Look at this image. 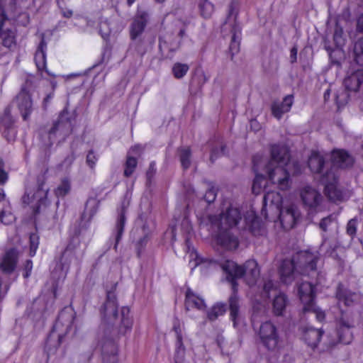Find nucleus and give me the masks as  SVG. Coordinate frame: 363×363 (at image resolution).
Here are the masks:
<instances>
[{
	"label": "nucleus",
	"mask_w": 363,
	"mask_h": 363,
	"mask_svg": "<svg viewBox=\"0 0 363 363\" xmlns=\"http://www.w3.org/2000/svg\"><path fill=\"white\" fill-rule=\"evenodd\" d=\"M102 323L104 342L101 345V353L104 363H118L117 346L115 337L125 335L130 330L133 320L130 316L128 307H122L120 315L118 314V302L114 290L108 291L106 298L100 309Z\"/></svg>",
	"instance_id": "1"
},
{
	"label": "nucleus",
	"mask_w": 363,
	"mask_h": 363,
	"mask_svg": "<svg viewBox=\"0 0 363 363\" xmlns=\"http://www.w3.org/2000/svg\"><path fill=\"white\" fill-rule=\"evenodd\" d=\"M289 151L285 145H272L270 148V159L264 160L258 154L252 158L253 170L255 177L252 184V191L259 194L262 183L269 179L277 184L281 190L290 187L291 179L289 172L290 164Z\"/></svg>",
	"instance_id": "2"
},
{
	"label": "nucleus",
	"mask_w": 363,
	"mask_h": 363,
	"mask_svg": "<svg viewBox=\"0 0 363 363\" xmlns=\"http://www.w3.org/2000/svg\"><path fill=\"white\" fill-rule=\"evenodd\" d=\"M197 265L201 271L206 268L220 269L225 274L227 280L231 283L237 284L238 279L244 277L245 281L249 286L256 284L259 277V269L255 260H247L243 266H239L231 260H226L223 263H218L215 260H206L199 263Z\"/></svg>",
	"instance_id": "3"
},
{
	"label": "nucleus",
	"mask_w": 363,
	"mask_h": 363,
	"mask_svg": "<svg viewBox=\"0 0 363 363\" xmlns=\"http://www.w3.org/2000/svg\"><path fill=\"white\" fill-rule=\"evenodd\" d=\"M318 257L308 252H299L291 258L282 260L279 274L281 281L286 284H291L297 274H315Z\"/></svg>",
	"instance_id": "4"
},
{
	"label": "nucleus",
	"mask_w": 363,
	"mask_h": 363,
	"mask_svg": "<svg viewBox=\"0 0 363 363\" xmlns=\"http://www.w3.org/2000/svg\"><path fill=\"white\" fill-rule=\"evenodd\" d=\"M72 131V121L66 109L63 110L50 128L42 127L39 130V138L45 148L46 156L50 155V148L57 138L65 140Z\"/></svg>",
	"instance_id": "5"
},
{
	"label": "nucleus",
	"mask_w": 363,
	"mask_h": 363,
	"mask_svg": "<svg viewBox=\"0 0 363 363\" xmlns=\"http://www.w3.org/2000/svg\"><path fill=\"white\" fill-rule=\"evenodd\" d=\"M257 335L260 344L269 351L277 350L281 342L277 327L270 320L260 325Z\"/></svg>",
	"instance_id": "6"
},
{
	"label": "nucleus",
	"mask_w": 363,
	"mask_h": 363,
	"mask_svg": "<svg viewBox=\"0 0 363 363\" xmlns=\"http://www.w3.org/2000/svg\"><path fill=\"white\" fill-rule=\"evenodd\" d=\"M43 183L38 184L35 189L26 191L22 197L23 203L31 205L34 215H37L40 211L42 206L48 205V190L43 186Z\"/></svg>",
	"instance_id": "7"
},
{
	"label": "nucleus",
	"mask_w": 363,
	"mask_h": 363,
	"mask_svg": "<svg viewBox=\"0 0 363 363\" xmlns=\"http://www.w3.org/2000/svg\"><path fill=\"white\" fill-rule=\"evenodd\" d=\"M73 315L72 313L67 312V308H64L59 314L58 318L56 320L55 324L53 326V328L50 333V334L48 335V339L45 342V350L48 353L52 352V350H55V349L60 345L62 335H57V340H55L54 342V350L51 348L52 346V338L55 336V329L60 325L65 324L67 328L70 327L72 325V323L73 321Z\"/></svg>",
	"instance_id": "8"
},
{
	"label": "nucleus",
	"mask_w": 363,
	"mask_h": 363,
	"mask_svg": "<svg viewBox=\"0 0 363 363\" xmlns=\"http://www.w3.org/2000/svg\"><path fill=\"white\" fill-rule=\"evenodd\" d=\"M30 84L26 82L16 97L18 108L24 121L28 120L33 111V101L30 93Z\"/></svg>",
	"instance_id": "9"
},
{
	"label": "nucleus",
	"mask_w": 363,
	"mask_h": 363,
	"mask_svg": "<svg viewBox=\"0 0 363 363\" xmlns=\"http://www.w3.org/2000/svg\"><path fill=\"white\" fill-rule=\"evenodd\" d=\"M275 215L279 216L282 227L286 230L293 228L300 216L297 207L294 204L284 206Z\"/></svg>",
	"instance_id": "10"
},
{
	"label": "nucleus",
	"mask_w": 363,
	"mask_h": 363,
	"mask_svg": "<svg viewBox=\"0 0 363 363\" xmlns=\"http://www.w3.org/2000/svg\"><path fill=\"white\" fill-rule=\"evenodd\" d=\"M282 196L277 191H269L263 197V207L262 214L267 218V211L276 214L284 206H282Z\"/></svg>",
	"instance_id": "11"
},
{
	"label": "nucleus",
	"mask_w": 363,
	"mask_h": 363,
	"mask_svg": "<svg viewBox=\"0 0 363 363\" xmlns=\"http://www.w3.org/2000/svg\"><path fill=\"white\" fill-rule=\"evenodd\" d=\"M331 167L337 169H350L354 163V158L347 150L343 149L334 150L331 152Z\"/></svg>",
	"instance_id": "12"
},
{
	"label": "nucleus",
	"mask_w": 363,
	"mask_h": 363,
	"mask_svg": "<svg viewBox=\"0 0 363 363\" xmlns=\"http://www.w3.org/2000/svg\"><path fill=\"white\" fill-rule=\"evenodd\" d=\"M148 20V13L145 10H138L129 27L130 38L143 37V33Z\"/></svg>",
	"instance_id": "13"
},
{
	"label": "nucleus",
	"mask_w": 363,
	"mask_h": 363,
	"mask_svg": "<svg viewBox=\"0 0 363 363\" xmlns=\"http://www.w3.org/2000/svg\"><path fill=\"white\" fill-rule=\"evenodd\" d=\"M242 213L239 208L230 206L220 214L221 228H233L242 220Z\"/></svg>",
	"instance_id": "14"
},
{
	"label": "nucleus",
	"mask_w": 363,
	"mask_h": 363,
	"mask_svg": "<svg viewBox=\"0 0 363 363\" xmlns=\"http://www.w3.org/2000/svg\"><path fill=\"white\" fill-rule=\"evenodd\" d=\"M238 284L232 285L233 293L228 298V308L230 320L233 323L234 328H237L241 320L240 303L237 294Z\"/></svg>",
	"instance_id": "15"
},
{
	"label": "nucleus",
	"mask_w": 363,
	"mask_h": 363,
	"mask_svg": "<svg viewBox=\"0 0 363 363\" xmlns=\"http://www.w3.org/2000/svg\"><path fill=\"white\" fill-rule=\"evenodd\" d=\"M337 176L335 172H328L323 177V183L325 184V191L329 199L338 201L342 198L341 192L336 189Z\"/></svg>",
	"instance_id": "16"
},
{
	"label": "nucleus",
	"mask_w": 363,
	"mask_h": 363,
	"mask_svg": "<svg viewBox=\"0 0 363 363\" xmlns=\"http://www.w3.org/2000/svg\"><path fill=\"white\" fill-rule=\"evenodd\" d=\"M78 242L72 240L62 253L60 259L59 268L61 270L62 277H65L69 269L70 263L75 255V250Z\"/></svg>",
	"instance_id": "17"
},
{
	"label": "nucleus",
	"mask_w": 363,
	"mask_h": 363,
	"mask_svg": "<svg viewBox=\"0 0 363 363\" xmlns=\"http://www.w3.org/2000/svg\"><path fill=\"white\" fill-rule=\"evenodd\" d=\"M298 294L301 303L303 305V310L310 309L311 304L314 303L315 288L308 281H303L298 286Z\"/></svg>",
	"instance_id": "18"
},
{
	"label": "nucleus",
	"mask_w": 363,
	"mask_h": 363,
	"mask_svg": "<svg viewBox=\"0 0 363 363\" xmlns=\"http://www.w3.org/2000/svg\"><path fill=\"white\" fill-rule=\"evenodd\" d=\"M128 206V202H126L125 201H123L121 203V208L118 211V216L116 221V225L113 230V235L115 237V244H114V249H117V246L121 241V239L122 238L123 231H124V227L126 222V217H125V209Z\"/></svg>",
	"instance_id": "19"
},
{
	"label": "nucleus",
	"mask_w": 363,
	"mask_h": 363,
	"mask_svg": "<svg viewBox=\"0 0 363 363\" xmlns=\"http://www.w3.org/2000/svg\"><path fill=\"white\" fill-rule=\"evenodd\" d=\"M18 259V252L15 248H11L4 255L0 263V269L5 274H11L16 269Z\"/></svg>",
	"instance_id": "20"
},
{
	"label": "nucleus",
	"mask_w": 363,
	"mask_h": 363,
	"mask_svg": "<svg viewBox=\"0 0 363 363\" xmlns=\"http://www.w3.org/2000/svg\"><path fill=\"white\" fill-rule=\"evenodd\" d=\"M308 165L312 172L321 174V182H323V177L328 172H334L332 168L325 171V159L323 156L318 152H313L311 153L308 161Z\"/></svg>",
	"instance_id": "21"
},
{
	"label": "nucleus",
	"mask_w": 363,
	"mask_h": 363,
	"mask_svg": "<svg viewBox=\"0 0 363 363\" xmlns=\"http://www.w3.org/2000/svg\"><path fill=\"white\" fill-rule=\"evenodd\" d=\"M301 197L304 205L310 208H316L322 201L321 194L311 186H306L301 190Z\"/></svg>",
	"instance_id": "22"
},
{
	"label": "nucleus",
	"mask_w": 363,
	"mask_h": 363,
	"mask_svg": "<svg viewBox=\"0 0 363 363\" xmlns=\"http://www.w3.org/2000/svg\"><path fill=\"white\" fill-rule=\"evenodd\" d=\"M173 330L174 331L176 335L175 362L176 363H180L182 361L185 353V347L182 340V332L180 322L177 318H174V320Z\"/></svg>",
	"instance_id": "23"
},
{
	"label": "nucleus",
	"mask_w": 363,
	"mask_h": 363,
	"mask_svg": "<svg viewBox=\"0 0 363 363\" xmlns=\"http://www.w3.org/2000/svg\"><path fill=\"white\" fill-rule=\"evenodd\" d=\"M294 104V96L291 94L286 96L282 102L274 101L271 106L272 115L277 119H280L283 114L290 111Z\"/></svg>",
	"instance_id": "24"
},
{
	"label": "nucleus",
	"mask_w": 363,
	"mask_h": 363,
	"mask_svg": "<svg viewBox=\"0 0 363 363\" xmlns=\"http://www.w3.org/2000/svg\"><path fill=\"white\" fill-rule=\"evenodd\" d=\"M363 82V69H357L348 74L344 79V85L348 91H357Z\"/></svg>",
	"instance_id": "25"
},
{
	"label": "nucleus",
	"mask_w": 363,
	"mask_h": 363,
	"mask_svg": "<svg viewBox=\"0 0 363 363\" xmlns=\"http://www.w3.org/2000/svg\"><path fill=\"white\" fill-rule=\"evenodd\" d=\"M222 229L217 238L218 243L227 250H235L239 245L238 238L233 235L228 228Z\"/></svg>",
	"instance_id": "26"
},
{
	"label": "nucleus",
	"mask_w": 363,
	"mask_h": 363,
	"mask_svg": "<svg viewBox=\"0 0 363 363\" xmlns=\"http://www.w3.org/2000/svg\"><path fill=\"white\" fill-rule=\"evenodd\" d=\"M336 298L339 303H343L346 306H351L357 300L358 295L339 284L336 290Z\"/></svg>",
	"instance_id": "27"
},
{
	"label": "nucleus",
	"mask_w": 363,
	"mask_h": 363,
	"mask_svg": "<svg viewBox=\"0 0 363 363\" xmlns=\"http://www.w3.org/2000/svg\"><path fill=\"white\" fill-rule=\"evenodd\" d=\"M185 307L187 311L196 308L199 311L206 308L204 300L197 296L191 289H188L186 291Z\"/></svg>",
	"instance_id": "28"
},
{
	"label": "nucleus",
	"mask_w": 363,
	"mask_h": 363,
	"mask_svg": "<svg viewBox=\"0 0 363 363\" xmlns=\"http://www.w3.org/2000/svg\"><path fill=\"white\" fill-rule=\"evenodd\" d=\"M128 52L143 57L147 51L148 44L145 37L130 38Z\"/></svg>",
	"instance_id": "29"
},
{
	"label": "nucleus",
	"mask_w": 363,
	"mask_h": 363,
	"mask_svg": "<svg viewBox=\"0 0 363 363\" xmlns=\"http://www.w3.org/2000/svg\"><path fill=\"white\" fill-rule=\"evenodd\" d=\"M323 333L320 329L308 328L304 331L303 338L309 347L314 349L318 346Z\"/></svg>",
	"instance_id": "30"
},
{
	"label": "nucleus",
	"mask_w": 363,
	"mask_h": 363,
	"mask_svg": "<svg viewBox=\"0 0 363 363\" xmlns=\"http://www.w3.org/2000/svg\"><path fill=\"white\" fill-rule=\"evenodd\" d=\"M289 300L283 293H279L272 301V313L276 316H282L286 311Z\"/></svg>",
	"instance_id": "31"
},
{
	"label": "nucleus",
	"mask_w": 363,
	"mask_h": 363,
	"mask_svg": "<svg viewBox=\"0 0 363 363\" xmlns=\"http://www.w3.org/2000/svg\"><path fill=\"white\" fill-rule=\"evenodd\" d=\"M232 39L229 46V50L231 53V60L233 56L238 52L240 50V40L241 35V26L240 23H232Z\"/></svg>",
	"instance_id": "32"
},
{
	"label": "nucleus",
	"mask_w": 363,
	"mask_h": 363,
	"mask_svg": "<svg viewBox=\"0 0 363 363\" xmlns=\"http://www.w3.org/2000/svg\"><path fill=\"white\" fill-rule=\"evenodd\" d=\"M242 0H231L228 9L225 23H239L238 18Z\"/></svg>",
	"instance_id": "33"
},
{
	"label": "nucleus",
	"mask_w": 363,
	"mask_h": 363,
	"mask_svg": "<svg viewBox=\"0 0 363 363\" xmlns=\"http://www.w3.org/2000/svg\"><path fill=\"white\" fill-rule=\"evenodd\" d=\"M98 201L94 199H89L85 204V208L82 214L81 219L82 221H89L97 211Z\"/></svg>",
	"instance_id": "34"
},
{
	"label": "nucleus",
	"mask_w": 363,
	"mask_h": 363,
	"mask_svg": "<svg viewBox=\"0 0 363 363\" xmlns=\"http://www.w3.org/2000/svg\"><path fill=\"white\" fill-rule=\"evenodd\" d=\"M179 161L184 169H187L191 165V151L189 147H181L178 148Z\"/></svg>",
	"instance_id": "35"
},
{
	"label": "nucleus",
	"mask_w": 363,
	"mask_h": 363,
	"mask_svg": "<svg viewBox=\"0 0 363 363\" xmlns=\"http://www.w3.org/2000/svg\"><path fill=\"white\" fill-rule=\"evenodd\" d=\"M226 311V306L224 303L214 305L207 313L208 319L214 321L219 316L223 315Z\"/></svg>",
	"instance_id": "36"
},
{
	"label": "nucleus",
	"mask_w": 363,
	"mask_h": 363,
	"mask_svg": "<svg viewBox=\"0 0 363 363\" xmlns=\"http://www.w3.org/2000/svg\"><path fill=\"white\" fill-rule=\"evenodd\" d=\"M0 37L2 38V44L4 47L11 49L16 46L15 33L11 30L1 31Z\"/></svg>",
	"instance_id": "37"
},
{
	"label": "nucleus",
	"mask_w": 363,
	"mask_h": 363,
	"mask_svg": "<svg viewBox=\"0 0 363 363\" xmlns=\"http://www.w3.org/2000/svg\"><path fill=\"white\" fill-rule=\"evenodd\" d=\"M354 327V320L351 313L347 311H341L340 317L338 320L337 328H352Z\"/></svg>",
	"instance_id": "38"
},
{
	"label": "nucleus",
	"mask_w": 363,
	"mask_h": 363,
	"mask_svg": "<svg viewBox=\"0 0 363 363\" xmlns=\"http://www.w3.org/2000/svg\"><path fill=\"white\" fill-rule=\"evenodd\" d=\"M226 145L222 142H218L215 147H213L211 152L210 161L213 163L218 157L225 155L226 152Z\"/></svg>",
	"instance_id": "39"
},
{
	"label": "nucleus",
	"mask_w": 363,
	"mask_h": 363,
	"mask_svg": "<svg viewBox=\"0 0 363 363\" xmlns=\"http://www.w3.org/2000/svg\"><path fill=\"white\" fill-rule=\"evenodd\" d=\"M354 57L357 64L363 66V38L354 43Z\"/></svg>",
	"instance_id": "40"
},
{
	"label": "nucleus",
	"mask_w": 363,
	"mask_h": 363,
	"mask_svg": "<svg viewBox=\"0 0 363 363\" xmlns=\"http://www.w3.org/2000/svg\"><path fill=\"white\" fill-rule=\"evenodd\" d=\"M199 6L201 16L205 18H210L213 13V5L207 0H201Z\"/></svg>",
	"instance_id": "41"
},
{
	"label": "nucleus",
	"mask_w": 363,
	"mask_h": 363,
	"mask_svg": "<svg viewBox=\"0 0 363 363\" xmlns=\"http://www.w3.org/2000/svg\"><path fill=\"white\" fill-rule=\"evenodd\" d=\"M352 328H337L339 342L345 345L350 344L352 340Z\"/></svg>",
	"instance_id": "42"
},
{
	"label": "nucleus",
	"mask_w": 363,
	"mask_h": 363,
	"mask_svg": "<svg viewBox=\"0 0 363 363\" xmlns=\"http://www.w3.org/2000/svg\"><path fill=\"white\" fill-rule=\"evenodd\" d=\"M71 190L70 182L68 179H63L55 189V194L58 197H64L69 193Z\"/></svg>",
	"instance_id": "43"
},
{
	"label": "nucleus",
	"mask_w": 363,
	"mask_h": 363,
	"mask_svg": "<svg viewBox=\"0 0 363 363\" xmlns=\"http://www.w3.org/2000/svg\"><path fill=\"white\" fill-rule=\"evenodd\" d=\"M189 67L186 64L175 63L172 67V72L175 78L181 79L186 75Z\"/></svg>",
	"instance_id": "44"
},
{
	"label": "nucleus",
	"mask_w": 363,
	"mask_h": 363,
	"mask_svg": "<svg viewBox=\"0 0 363 363\" xmlns=\"http://www.w3.org/2000/svg\"><path fill=\"white\" fill-rule=\"evenodd\" d=\"M137 160L135 157L132 156H128L126 162H125V168L124 170V176L126 177H130L135 169L137 167Z\"/></svg>",
	"instance_id": "45"
},
{
	"label": "nucleus",
	"mask_w": 363,
	"mask_h": 363,
	"mask_svg": "<svg viewBox=\"0 0 363 363\" xmlns=\"http://www.w3.org/2000/svg\"><path fill=\"white\" fill-rule=\"evenodd\" d=\"M249 231L255 236L262 233L261 223L256 217H253L251 223L247 226Z\"/></svg>",
	"instance_id": "46"
},
{
	"label": "nucleus",
	"mask_w": 363,
	"mask_h": 363,
	"mask_svg": "<svg viewBox=\"0 0 363 363\" xmlns=\"http://www.w3.org/2000/svg\"><path fill=\"white\" fill-rule=\"evenodd\" d=\"M30 242V256L33 257L35 255L36 250L39 245V235L35 233H30L29 237Z\"/></svg>",
	"instance_id": "47"
},
{
	"label": "nucleus",
	"mask_w": 363,
	"mask_h": 363,
	"mask_svg": "<svg viewBox=\"0 0 363 363\" xmlns=\"http://www.w3.org/2000/svg\"><path fill=\"white\" fill-rule=\"evenodd\" d=\"M46 47H47V44H46L44 38H43L39 44V46H38V50L36 52L35 57V60H37L38 57L42 59V64H43L42 65L43 66H45V49H46Z\"/></svg>",
	"instance_id": "48"
},
{
	"label": "nucleus",
	"mask_w": 363,
	"mask_h": 363,
	"mask_svg": "<svg viewBox=\"0 0 363 363\" xmlns=\"http://www.w3.org/2000/svg\"><path fill=\"white\" fill-rule=\"evenodd\" d=\"M303 313H308V312H312L315 315L316 319L322 322L325 318V313L322 311H320L318 308H317L315 305V303H313L311 304L310 309L308 310H303Z\"/></svg>",
	"instance_id": "49"
},
{
	"label": "nucleus",
	"mask_w": 363,
	"mask_h": 363,
	"mask_svg": "<svg viewBox=\"0 0 363 363\" xmlns=\"http://www.w3.org/2000/svg\"><path fill=\"white\" fill-rule=\"evenodd\" d=\"M206 81V76L203 72H197L195 74V75L193 77L192 79L191 80L190 85L191 86H194L195 84H196V86L198 87H201Z\"/></svg>",
	"instance_id": "50"
},
{
	"label": "nucleus",
	"mask_w": 363,
	"mask_h": 363,
	"mask_svg": "<svg viewBox=\"0 0 363 363\" xmlns=\"http://www.w3.org/2000/svg\"><path fill=\"white\" fill-rule=\"evenodd\" d=\"M98 160V156L93 150H90L86 157V163L91 168L94 169L96 163Z\"/></svg>",
	"instance_id": "51"
},
{
	"label": "nucleus",
	"mask_w": 363,
	"mask_h": 363,
	"mask_svg": "<svg viewBox=\"0 0 363 363\" xmlns=\"http://www.w3.org/2000/svg\"><path fill=\"white\" fill-rule=\"evenodd\" d=\"M333 221H335V218L333 215L325 217L322 218L319 223V228L325 232L328 230V227L331 225Z\"/></svg>",
	"instance_id": "52"
},
{
	"label": "nucleus",
	"mask_w": 363,
	"mask_h": 363,
	"mask_svg": "<svg viewBox=\"0 0 363 363\" xmlns=\"http://www.w3.org/2000/svg\"><path fill=\"white\" fill-rule=\"evenodd\" d=\"M0 220L2 223L9 225L14 220V216L10 212L1 211L0 212Z\"/></svg>",
	"instance_id": "53"
},
{
	"label": "nucleus",
	"mask_w": 363,
	"mask_h": 363,
	"mask_svg": "<svg viewBox=\"0 0 363 363\" xmlns=\"http://www.w3.org/2000/svg\"><path fill=\"white\" fill-rule=\"evenodd\" d=\"M216 198V192L214 188L209 189L203 196L204 200L208 203H213Z\"/></svg>",
	"instance_id": "54"
},
{
	"label": "nucleus",
	"mask_w": 363,
	"mask_h": 363,
	"mask_svg": "<svg viewBox=\"0 0 363 363\" xmlns=\"http://www.w3.org/2000/svg\"><path fill=\"white\" fill-rule=\"evenodd\" d=\"M1 124L4 126H5L6 128L9 129L11 128L13 123V120L12 119L11 116L9 113L5 112V113L1 118Z\"/></svg>",
	"instance_id": "55"
},
{
	"label": "nucleus",
	"mask_w": 363,
	"mask_h": 363,
	"mask_svg": "<svg viewBox=\"0 0 363 363\" xmlns=\"http://www.w3.org/2000/svg\"><path fill=\"white\" fill-rule=\"evenodd\" d=\"M156 173L155 162L152 161L150 162L148 169L146 172L147 182L150 183L152 179L154 177Z\"/></svg>",
	"instance_id": "56"
},
{
	"label": "nucleus",
	"mask_w": 363,
	"mask_h": 363,
	"mask_svg": "<svg viewBox=\"0 0 363 363\" xmlns=\"http://www.w3.org/2000/svg\"><path fill=\"white\" fill-rule=\"evenodd\" d=\"M357 231V220L351 219L347 225V233L348 235L353 236Z\"/></svg>",
	"instance_id": "57"
},
{
	"label": "nucleus",
	"mask_w": 363,
	"mask_h": 363,
	"mask_svg": "<svg viewBox=\"0 0 363 363\" xmlns=\"http://www.w3.org/2000/svg\"><path fill=\"white\" fill-rule=\"evenodd\" d=\"M8 179V174L4 170V162L0 159V185L4 184Z\"/></svg>",
	"instance_id": "58"
},
{
	"label": "nucleus",
	"mask_w": 363,
	"mask_h": 363,
	"mask_svg": "<svg viewBox=\"0 0 363 363\" xmlns=\"http://www.w3.org/2000/svg\"><path fill=\"white\" fill-rule=\"evenodd\" d=\"M33 269V262L30 259L26 260L24 264L23 271L24 273L23 274L25 279L28 278L30 276L31 272Z\"/></svg>",
	"instance_id": "59"
},
{
	"label": "nucleus",
	"mask_w": 363,
	"mask_h": 363,
	"mask_svg": "<svg viewBox=\"0 0 363 363\" xmlns=\"http://www.w3.org/2000/svg\"><path fill=\"white\" fill-rule=\"evenodd\" d=\"M274 289V284L272 280L264 282L263 286V292L266 297H269V292Z\"/></svg>",
	"instance_id": "60"
},
{
	"label": "nucleus",
	"mask_w": 363,
	"mask_h": 363,
	"mask_svg": "<svg viewBox=\"0 0 363 363\" xmlns=\"http://www.w3.org/2000/svg\"><path fill=\"white\" fill-rule=\"evenodd\" d=\"M8 20V17L4 8L0 5V30L1 31L2 28L5 22Z\"/></svg>",
	"instance_id": "61"
},
{
	"label": "nucleus",
	"mask_w": 363,
	"mask_h": 363,
	"mask_svg": "<svg viewBox=\"0 0 363 363\" xmlns=\"http://www.w3.org/2000/svg\"><path fill=\"white\" fill-rule=\"evenodd\" d=\"M298 50L296 47H293L290 50L291 62L294 63L296 61Z\"/></svg>",
	"instance_id": "62"
},
{
	"label": "nucleus",
	"mask_w": 363,
	"mask_h": 363,
	"mask_svg": "<svg viewBox=\"0 0 363 363\" xmlns=\"http://www.w3.org/2000/svg\"><path fill=\"white\" fill-rule=\"evenodd\" d=\"M147 240H148V235L146 234L138 240V245H139L141 248H143L147 244Z\"/></svg>",
	"instance_id": "63"
},
{
	"label": "nucleus",
	"mask_w": 363,
	"mask_h": 363,
	"mask_svg": "<svg viewBox=\"0 0 363 363\" xmlns=\"http://www.w3.org/2000/svg\"><path fill=\"white\" fill-rule=\"evenodd\" d=\"M357 30L360 32H363V14L357 19Z\"/></svg>",
	"instance_id": "64"
}]
</instances>
